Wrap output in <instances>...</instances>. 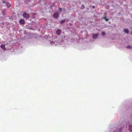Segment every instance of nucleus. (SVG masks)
I'll use <instances>...</instances> for the list:
<instances>
[{
	"label": "nucleus",
	"mask_w": 132,
	"mask_h": 132,
	"mask_svg": "<svg viewBox=\"0 0 132 132\" xmlns=\"http://www.w3.org/2000/svg\"><path fill=\"white\" fill-rule=\"evenodd\" d=\"M23 16L24 17L26 18L27 19H28L29 18V14L25 13H23Z\"/></svg>",
	"instance_id": "obj_1"
},
{
	"label": "nucleus",
	"mask_w": 132,
	"mask_h": 132,
	"mask_svg": "<svg viewBox=\"0 0 132 132\" xmlns=\"http://www.w3.org/2000/svg\"><path fill=\"white\" fill-rule=\"evenodd\" d=\"M53 17L54 18H57L59 17V13L57 12H56L53 14Z\"/></svg>",
	"instance_id": "obj_2"
},
{
	"label": "nucleus",
	"mask_w": 132,
	"mask_h": 132,
	"mask_svg": "<svg viewBox=\"0 0 132 132\" xmlns=\"http://www.w3.org/2000/svg\"><path fill=\"white\" fill-rule=\"evenodd\" d=\"M129 126V131L130 132L132 131V126L130 124H129V123H127L126 126Z\"/></svg>",
	"instance_id": "obj_3"
},
{
	"label": "nucleus",
	"mask_w": 132,
	"mask_h": 132,
	"mask_svg": "<svg viewBox=\"0 0 132 132\" xmlns=\"http://www.w3.org/2000/svg\"><path fill=\"white\" fill-rule=\"evenodd\" d=\"M19 22L21 24H24L25 23V21L23 19H20L19 21Z\"/></svg>",
	"instance_id": "obj_4"
},
{
	"label": "nucleus",
	"mask_w": 132,
	"mask_h": 132,
	"mask_svg": "<svg viewBox=\"0 0 132 132\" xmlns=\"http://www.w3.org/2000/svg\"><path fill=\"white\" fill-rule=\"evenodd\" d=\"M98 34H94L93 35V38L94 39L96 38L98 36Z\"/></svg>",
	"instance_id": "obj_5"
},
{
	"label": "nucleus",
	"mask_w": 132,
	"mask_h": 132,
	"mask_svg": "<svg viewBox=\"0 0 132 132\" xmlns=\"http://www.w3.org/2000/svg\"><path fill=\"white\" fill-rule=\"evenodd\" d=\"M1 47L2 48L4 51L5 50V45H2L1 46Z\"/></svg>",
	"instance_id": "obj_6"
},
{
	"label": "nucleus",
	"mask_w": 132,
	"mask_h": 132,
	"mask_svg": "<svg viewBox=\"0 0 132 132\" xmlns=\"http://www.w3.org/2000/svg\"><path fill=\"white\" fill-rule=\"evenodd\" d=\"M61 33V31L59 29L56 31V34L58 35H59Z\"/></svg>",
	"instance_id": "obj_7"
},
{
	"label": "nucleus",
	"mask_w": 132,
	"mask_h": 132,
	"mask_svg": "<svg viewBox=\"0 0 132 132\" xmlns=\"http://www.w3.org/2000/svg\"><path fill=\"white\" fill-rule=\"evenodd\" d=\"M124 32L127 34H128L129 32V31L128 29H125L124 30Z\"/></svg>",
	"instance_id": "obj_8"
},
{
	"label": "nucleus",
	"mask_w": 132,
	"mask_h": 132,
	"mask_svg": "<svg viewBox=\"0 0 132 132\" xmlns=\"http://www.w3.org/2000/svg\"><path fill=\"white\" fill-rule=\"evenodd\" d=\"M103 19H105L106 21H108L109 19H107L106 17H104L102 18Z\"/></svg>",
	"instance_id": "obj_9"
},
{
	"label": "nucleus",
	"mask_w": 132,
	"mask_h": 132,
	"mask_svg": "<svg viewBox=\"0 0 132 132\" xmlns=\"http://www.w3.org/2000/svg\"><path fill=\"white\" fill-rule=\"evenodd\" d=\"M6 6L8 7H10L11 6V5L9 3H7L6 4Z\"/></svg>",
	"instance_id": "obj_10"
},
{
	"label": "nucleus",
	"mask_w": 132,
	"mask_h": 132,
	"mask_svg": "<svg viewBox=\"0 0 132 132\" xmlns=\"http://www.w3.org/2000/svg\"><path fill=\"white\" fill-rule=\"evenodd\" d=\"M65 22V20H62L60 22V23H64Z\"/></svg>",
	"instance_id": "obj_11"
},
{
	"label": "nucleus",
	"mask_w": 132,
	"mask_h": 132,
	"mask_svg": "<svg viewBox=\"0 0 132 132\" xmlns=\"http://www.w3.org/2000/svg\"><path fill=\"white\" fill-rule=\"evenodd\" d=\"M105 33L104 32H102V35H105Z\"/></svg>",
	"instance_id": "obj_12"
},
{
	"label": "nucleus",
	"mask_w": 132,
	"mask_h": 132,
	"mask_svg": "<svg viewBox=\"0 0 132 132\" xmlns=\"http://www.w3.org/2000/svg\"><path fill=\"white\" fill-rule=\"evenodd\" d=\"M127 48H131V46H128L127 47Z\"/></svg>",
	"instance_id": "obj_13"
},
{
	"label": "nucleus",
	"mask_w": 132,
	"mask_h": 132,
	"mask_svg": "<svg viewBox=\"0 0 132 132\" xmlns=\"http://www.w3.org/2000/svg\"><path fill=\"white\" fill-rule=\"evenodd\" d=\"M122 128H120V129H119V132H121V130H122Z\"/></svg>",
	"instance_id": "obj_14"
},
{
	"label": "nucleus",
	"mask_w": 132,
	"mask_h": 132,
	"mask_svg": "<svg viewBox=\"0 0 132 132\" xmlns=\"http://www.w3.org/2000/svg\"><path fill=\"white\" fill-rule=\"evenodd\" d=\"M61 10H62V9L61 8H59V11H61Z\"/></svg>",
	"instance_id": "obj_15"
},
{
	"label": "nucleus",
	"mask_w": 132,
	"mask_h": 132,
	"mask_svg": "<svg viewBox=\"0 0 132 132\" xmlns=\"http://www.w3.org/2000/svg\"><path fill=\"white\" fill-rule=\"evenodd\" d=\"M3 3H6V2L5 1H3Z\"/></svg>",
	"instance_id": "obj_16"
},
{
	"label": "nucleus",
	"mask_w": 132,
	"mask_h": 132,
	"mask_svg": "<svg viewBox=\"0 0 132 132\" xmlns=\"http://www.w3.org/2000/svg\"><path fill=\"white\" fill-rule=\"evenodd\" d=\"M92 8L93 9H94L95 8V6H93L92 7Z\"/></svg>",
	"instance_id": "obj_17"
},
{
	"label": "nucleus",
	"mask_w": 132,
	"mask_h": 132,
	"mask_svg": "<svg viewBox=\"0 0 132 132\" xmlns=\"http://www.w3.org/2000/svg\"><path fill=\"white\" fill-rule=\"evenodd\" d=\"M36 15V14L35 13H34L33 14V15Z\"/></svg>",
	"instance_id": "obj_18"
},
{
	"label": "nucleus",
	"mask_w": 132,
	"mask_h": 132,
	"mask_svg": "<svg viewBox=\"0 0 132 132\" xmlns=\"http://www.w3.org/2000/svg\"><path fill=\"white\" fill-rule=\"evenodd\" d=\"M83 6H84V5H83Z\"/></svg>",
	"instance_id": "obj_19"
}]
</instances>
